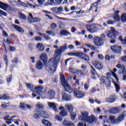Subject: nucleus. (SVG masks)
Returning <instances> with one entry per match:
<instances>
[{"label":"nucleus","instance_id":"obj_1","mask_svg":"<svg viewBox=\"0 0 126 126\" xmlns=\"http://www.w3.org/2000/svg\"><path fill=\"white\" fill-rule=\"evenodd\" d=\"M56 60L57 59L54 57V58H52L47 63L45 64L46 69L51 75L54 74L56 72L57 64L59 63V62H57Z\"/></svg>","mask_w":126,"mask_h":126},{"label":"nucleus","instance_id":"obj_2","mask_svg":"<svg viewBox=\"0 0 126 126\" xmlns=\"http://www.w3.org/2000/svg\"><path fill=\"white\" fill-rule=\"evenodd\" d=\"M111 31H108L107 32V36L108 38L111 39L110 42L111 44H115L116 43V38L117 37L116 36V34L118 33L114 28L111 27L110 29Z\"/></svg>","mask_w":126,"mask_h":126},{"label":"nucleus","instance_id":"obj_3","mask_svg":"<svg viewBox=\"0 0 126 126\" xmlns=\"http://www.w3.org/2000/svg\"><path fill=\"white\" fill-rule=\"evenodd\" d=\"M64 50H67V44L66 43L61 46L60 49L55 51L54 57H55V59H57L56 62H60V60H61V54H62Z\"/></svg>","mask_w":126,"mask_h":126},{"label":"nucleus","instance_id":"obj_4","mask_svg":"<svg viewBox=\"0 0 126 126\" xmlns=\"http://www.w3.org/2000/svg\"><path fill=\"white\" fill-rule=\"evenodd\" d=\"M60 76L61 83L63 86L64 87L65 90H66V91H67V92H68L69 93H71V92H72V89L69 86L66 80H65V78H64V76H63V74H61Z\"/></svg>","mask_w":126,"mask_h":126},{"label":"nucleus","instance_id":"obj_5","mask_svg":"<svg viewBox=\"0 0 126 126\" xmlns=\"http://www.w3.org/2000/svg\"><path fill=\"white\" fill-rule=\"evenodd\" d=\"M116 67L120 69L119 73H123V80L126 81V66L125 65H122L121 64H118L116 65Z\"/></svg>","mask_w":126,"mask_h":126},{"label":"nucleus","instance_id":"obj_6","mask_svg":"<svg viewBox=\"0 0 126 126\" xmlns=\"http://www.w3.org/2000/svg\"><path fill=\"white\" fill-rule=\"evenodd\" d=\"M93 41L94 44L97 47H101L104 45V40L101 37L95 36L93 38Z\"/></svg>","mask_w":126,"mask_h":126},{"label":"nucleus","instance_id":"obj_7","mask_svg":"<svg viewBox=\"0 0 126 126\" xmlns=\"http://www.w3.org/2000/svg\"><path fill=\"white\" fill-rule=\"evenodd\" d=\"M100 81L106 86L107 89H110L111 87V80L109 78L103 76L101 78Z\"/></svg>","mask_w":126,"mask_h":126},{"label":"nucleus","instance_id":"obj_8","mask_svg":"<svg viewBox=\"0 0 126 126\" xmlns=\"http://www.w3.org/2000/svg\"><path fill=\"white\" fill-rule=\"evenodd\" d=\"M86 27L90 33H95L98 30V27L95 24H93L90 26L87 25Z\"/></svg>","mask_w":126,"mask_h":126},{"label":"nucleus","instance_id":"obj_9","mask_svg":"<svg viewBox=\"0 0 126 126\" xmlns=\"http://www.w3.org/2000/svg\"><path fill=\"white\" fill-rule=\"evenodd\" d=\"M40 21V19L38 18H33L32 13H29V17H28V22L29 23H34V22H38Z\"/></svg>","mask_w":126,"mask_h":126},{"label":"nucleus","instance_id":"obj_10","mask_svg":"<svg viewBox=\"0 0 126 126\" xmlns=\"http://www.w3.org/2000/svg\"><path fill=\"white\" fill-rule=\"evenodd\" d=\"M109 111L110 114H112L113 115H117L121 112V111H122V108L119 107H112L110 109Z\"/></svg>","mask_w":126,"mask_h":126},{"label":"nucleus","instance_id":"obj_11","mask_svg":"<svg viewBox=\"0 0 126 126\" xmlns=\"http://www.w3.org/2000/svg\"><path fill=\"white\" fill-rule=\"evenodd\" d=\"M92 63L95 67V68L98 69V70H101V69H103V63H101L100 62L98 61H94Z\"/></svg>","mask_w":126,"mask_h":126},{"label":"nucleus","instance_id":"obj_12","mask_svg":"<svg viewBox=\"0 0 126 126\" xmlns=\"http://www.w3.org/2000/svg\"><path fill=\"white\" fill-rule=\"evenodd\" d=\"M111 49L116 54H120L122 52V46H112Z\"/></svg>","mask_w":126,"mask_h":126},{"label":"nucleus","instance_id":"obj_13","mask_svg":"<svg viewBox=\"0 0 126 126\" xmlns=\"http://www.w3.org/2000/svg\"><path fill=\"white\" fill-rule=\"evenodd\" d=\"M55 96L56 93L54 91L51 90L47 92V96L46 98L52 100V99H54L55 98Z\"/></svg>","mask_w":126,"mask_h":126},{"label":"nucleus","instance_id":"obj_14","mask_svg":"<svg viewBox=\"0 0 126 126\" xmlns=\"http://www.w3.org/2000/svg\"><path fill=\"white\" fill-rule=\"evenodd\" d=\"M73 92L74 96L77 97V98H83L85 96L84 93L81 92V91L77 92V90H74Z\"/></svg>","mask_w":126,"mask_h":126},{"label":"nucleus","instance_id":"obj_15","mask_svg":"<svg viewBox=\"0 0 126 126\" xmlns=\"http://www.w3.org/2000/svg\"><path fill=\"white\" fill-rule=\"evenodd\" d=\"M126 117V111H124L118 116L117 118V122L118 124H120L121 122H123L125 120V118Z\"/></svg>","mask_w":126,"mask_h":126},{"label":"nucleus","instance_id":"obj_16","mask_svg":"<svg viewBox=\"0 0 126 126\" xmlns=\"http://www.w3.org/2000/svg\"><path fill=\"white\" fill-rule=\"evenodd\" d=\"M0 8H1L4 10H7V9L10 10L11 9V6L7 4L0 1Z\"/></svg>","mask_w":126,"mask_h":126},{"label":"nucleus","instance_id":"obj_17","mask_svg":"<svg viewBox=\"0 0 126 126\" xmlns=\"http://www.w3.org/2000/svg\"><path fill=\"white\" fill-rule=\"evenodd\" d=\"M107 118V116H100L99 119L100 120H104L103 126H111V123L109 122V120H105Z\"/></svg>","mask_w":126,"mask_h":126},{"label":"nucleus","instance_id":"obj_18","mask_svg":"<svg viewBox=\"0 0 126 126\" xmlns=\"http://www.w3.org/2000/svg\"><path fill=\"white\" fill-rule=\"evenodd\" d=\"M117 99V96L116 95H110L109 97L106 98V101L108 103H114Z\"/></svg>","mask_w":126,"mask_h":126},{"label":"nucleus","instance_id":"obj_19","mask_svg":"<svg viewBox=\"0 0 126 126\" xmlns=\"http://www.w3.org/2000/svg\"><path fill=\"white\" fill-rule=\"evenodd\" d=\"M88 115V112H83L82 113V116H80L79 117V119L82 121H85L86 122L89 118Z\"/></svg>","mask_w":126,"mask_h":126},{"label":"nucleus","instance_id":"obj_20","mask_svg":"<svg viewBox=\"0 0 126 126\" xmlns=\"http://www.w3.org/2000/svg\"><path fill=\"white\" fill-rule=\"evenodd\" d=\"M47 104L49 108L52 109L53 111L55 112H58V109H57V104H56L55 102H47Z\"/></svg>","mask_w":126,"mask_h":126},{"label":"nucleus","instance_id":"obj_21","mask_svg":"<svg viewBox=\"0 0 126 126\" xmlns=\"http://www.w3.org/2000/svg\"><path fill=\"white\" fill-rule=\"evenodd\" d=\"M62 99L64 101H70L71 100V97L68 94H67L65 93H62Z\"/></svg>","mask_w":126,"mask_h":126},{"label":"nucleus","instance_id":"obj_22","mask_svg":"<svg viewBox=\"0 0 126 126\" xmlns=\"http://www.w3.org/2000/svg\"><path fill=\"white\" fill-rule=\"evenodd\" d=\"M109 120L112 125H117V124H118V119H116V117L114 116H110L109 117Z\"/></svg>","mask_w":126,"mask_h":126},{"label":"nucleus","instance_id":"obj_23","mask_svg":"<svg viewBox=\"0 0 126 126\" xmlns=\"http://www.w3.org/2000/svg\"><path fill=\"white\" fill-rule=\"evenodd\" d=\"M65 107L69 113L73 112V105L72 104L67 103L65 105Z\"/></svg>","mask_w":126,"mask_h":126},{"label":"nucleus","instance_id":"obj_24","mask_svg":"<svg viewBox=\"0 0 126 126\" xmlns=\"http://www.w3.org/2000/svg\"><path fill=\"white\" fill-rule=\"evenodd\" d=\"M80 54H81L79 55V58L82 59V60H84L85 62H88V61H89V57H88L87 55L82 52H80Z\"/></svg>","mask_w":126,"mask_h":126},{"label":"nucleus","instance_id":"obj_25","mask_svg":"<svg viewBox=\"0 0 126 126\" xmlns=\"http://www.w3.org/2000/svg\"><path fill=\"white\" fill-rule=\"evenodd\" d=\"M44 67V64H43V63H42L41 61H38L36 63L35 68L36 69H38L39 70H41V69H43V68Z\"/></svg>","mask_w":126,"mask_h":126},{"label":"nucleus","instance_id":"obj_26","mask_svg":"<svg viewBox=\"0 0 126 126\" xmlns=\"http://www.w3.org/2000/svg\"><path fill=\"white\" fill-rule=\"evenodd\" d=\"M43 89H44V87H43V86H38L37 87H35L34 91H35L38 94H40V93H42L43 92Z\"/></svg>","mask_w":126,"mask_h":126},{"label":"nucleus","instance_id":"obj_27","mask_svg":"<svg viewBox=\"0 0 126 126\" xmlns=\"http://www.w3.org/2000/svg\"><path fill=\"white\" fill-rule=\"evenodd\" d=\"M69 71L71 73H77V74H82V71L81 70H76L72 69L71 67L69 68Z\"/></svg>","mask_w":126,"mask_h":126},{"label":"nucleus","instance_id":"obj_28","mask_svg":"<svg viewBox=\"0 0 126 126\" xmlns=\"http://www.w3.org/2000/svg\"><path fill=\"white\" fill-rule=\"evenodd\" d=\"M120 13V11L118 10L114 12V18L115 19L116 21H118V22H120V15H119V13Z\"/></svg>","mask_w":126,"mask_h":126},{"label":"nucleus","instance_id":"obj_29","mask_svg":"<svg viewBox=\"0 0 126 126\" xmlns=\"http://www.w3.org/2000/svg\"><path fill=\"white\" fill-rule=\"evenodd\" d=\"M95 121H96L95 117H94L93 115H92L88 118L87 121L86 122L89 124H93V123H94Z\"/></svg>","mask_w":126,"mask_h":126},{"label":"nucleus","instance_id":"obj_30","mask_svg":"<svg viewBox=\"0 0 126 126\" xmlns=\"http://www.w3.org/2000/svg\"><path fill=\"white\" fill-rule=\"evenodd\" d=\"M36 48L38 49L40 52H43L45 50V47L41 43H38L36 44Z\"/></svg>","mask_w":126,"mask_h":126},{"label":"nucleus","instance_id":"obj_31","mask_svg":"<svg viewBox=\"0 0 126 126\" xmlns=\"http://www.w3.org/2000/svg\"><path fill=\"white\" fill-rule=\"evenodd\" d=\"M40 60L43 62V63H46L48 61V57L47 55L45 53H42L40 56Z\"/></svg>","mask_w":126,"mask_h":126},{"label":"nucleus","instance_id":"obj_32","mask_svg":"<svg viewBox=\"0 0 126 126\" xmlns=\"http://www.w3.org/2000/svg\"><path fill=\"white\" fill-rule=\"evenodd\" d=\"M40 115L42 116V118H44V119H48L49 117L48 113L44 111H42L40 113Z\"/></svg>","mask_w":126,"mask_h":126},{"label":"nucleus","instance_id":"obj_33","mask_svg":"<svg viewBox=\"0 0 126 126\" xmlns=\"http://www.w3.org/2000/svg\"><path fill=\"white\" fill-rule=\"evenodd\" d=\"M13 27H14L15 30L18 31V32H20V33H24V30H23V29H22V28L15 25H13Z\"/></svg>","mask_w":126,"mask_h":126},{"label":"nucleus","instance_id":"obj_34","mask_svg":"<svg viewBox=\"0 0 126 126\" xmlns=\"http://www.w3.org/2000/svg\"><path fill=\"white\" fill-rule=\"evenodd\" d=\"M42 123L43 125L46 126H52V124L50 123L48 120H46L45 119H43L42 120Z\"/></svg>","mask_w":126,"mask_h":126},{"label":"nucleus","instance_id":"obj_35","mask_svg":"<svg viewBox=\"0 0 126 126\" xmlns=\"http://www.w3.org/2000/svg\"><path fill=\"white\" fill-rule=\"evenodd\" d=\"M61 35H63V36H69L70 35V33L69 32L65 31V30H63L61 31L60 32Z\"/></svg>","mask_w":126,"mask_h":126},{"label":"nucleus","instance_id":"obj_36","mask_svg":"<svg viewBox=\"0 0 126 126\" xmlns=\"http://www.w3.org/2000/svg\"><path fill=\"white\" fill-rule=\"evenodd\" d=\"M60 115L61 117H66L68 116V114H67V111L65 110H63L60 112Z\"/></svg>","mask_w":126,"mask_h":126},{"label":"nucleus","instance_id":"obj_37","mask_svg":"<svg viewBox=\"0 0 126 126\" xmlns=\"http://www.w3.org/2000/svg\"><path fill=\"white\" fill-rule=\"evenodd\" d=\"M26 86L27 88L30 89V90H31V91H34L35 87L33 86V85H31L30 84H27Z\"/></svg>","mask_w":126,"mask_h":126},{"label":"nucleus","instance_id":"obj_38","mask_svg":"<svg viewBox=\"0 0 126 126\" xmlns=\"http://www.w3.org/2000/svg\"><path fill=\"white\" fill-rule=\"evenodd\" d=\"M68 55L69 56H71V57H79V55H81V53L78 52H75L69 53Z\"/></svg>","mask_w":126,"mask_h":126},{"label":"nucleus","instance_id":"obj_39","mask_svg":"<svg viewBox=\"0 0 126 126\" xmlns=\"http://www.w3.org/2000/svg\"><path fill=\"white\" fill-rule=\"evenodd\" d=\"M19 18H20L22 20H26L27 19L26 16L21 12H20L19 14Z\"/></svg>","mask_w":126,"mask_h":126},{"label":"nucleus","instance_id":"obj_40","mask_svg":"<svg viewBox=\"0 0 126 126\" xmlns=\"http://www.w3.org/2000/svg\"><path fill=\"white\" fill-rule=\"evenodd\" d=\"M119 40L121 41L123 45H126V36L123 38V36H119Z\"/></svg>","mask_w":126,"mask_h":126},{"label":"nucleus","instance_id":"obj_41","mask_svg":"<svg viewBox=\"0 0 126 126\" xmlns=\"http://www.w3.org/2000/svg\"><path fill=\"white\" fill-rule=\"evenodd\" d=\"M37 109H44V105L40 102H37L35 105Z\"/></svg>","mask_w":126,"mask_h":126},{"label":"nucleus","instance_id":"obj_42","mask_svg":"<svg viewBox=\"0 0 126 126\" xmlns=\"http://www.w3.org/2000/svg\"><path fill=\"white\" fill-rule=\"evenodd\" d=\"M1 98H2V100H9V99H10V97H9L8 94H5L1 96Z\"/></svg>","mask_w":126,"mask_h":126},{"label":"nucleus","instance_id":"obj_43","mask_svg":"<svg viewBox=\"0 0 126 126\" xmlns=\"http://www.w3.org/2000/svg\"><path fill=\"white\" fill-rule=\"evenodd\" d=\"M114 84L115 87L116 88V92H119V91H120V90H121V88L120 87V85H119L118 83H115V82H114Z\"/></svg>","mask_w":126,"mask_h":126},{"label":"nucleus","instance_id":"obj_44","mask_svg":"<svg viewBox=\"0 0 126 126\" xmlns=\"http://www.w3.org/2000/svg\"><path fill=\"white\" fill-rule=\"evenodd\" d=\"M18 3L21 5H23V6H25V7H28V4L22 2L21 0H18Z\"/></svg>","mask_w":126,"mask_h":126},{"label":"nucleus","instance_id":"obj_45","mask_svg":"<svg viewBox=\"0 0 126 126\" xmlns=\"http://www.w3.org/2000/svg\"><path fill=\"white\" fill-rule=\"evenodd\" d=\"M121 19L122 22H126V13H123L122 15Z\"/></svg>","mask_w":126,"mask_h":126},{"label":"nucleus","instance_id":"obj_46","mask_svg":"<svg viewBox=\"0 0 126 126\" xmlns=\"http://www.w3.org/2000/svg\"><path fill=\"white\" fill-rule=\"evenodd\" d=\"M13 118H14V117H12L10 118V119H7L6 121H5L7 125H11L12 124L11 122H12V121H14V120L12 119H13Z\"/></svg>","mask_w":126,"mask_h":126},{"label":"nucleus","instance_id":"obj_47","mask_svg":"<svg viewBox=\"0 0 126 126\" xmlns=\"http://www.w3.org/2000/svg\"><path fill=\"white\" fill-rule=\"evenodd\" d=\"M46 33L48 35H51V36H55L56 35V33L51 31H46Z\"/></svg>","mask_w":126,"mask_h":126},{"label":"nucleus","instance_id":"obj_48","mask_svg":"<svg viewBox=\"0 0 126 126\" xmlns=\"http://www.w3.org/2000/svg\"><path fill=\"white\" fill-rule=\"evenodd\" d=\"M20 107L21 109H25V108H26V104L25 103L21 102L20 104Z\"/></svg>","mask_w":126,"mask_h":126},{"label":"nucleus","instance_id":"obj_49","mask_svg":"<svg viewBox=\"0 0 126 126\" xmlns=\"http://www.w3.org/2000/svg\"><path fill=\"white\" fill-rule=\"evenodd\" d=\"M71 119L72 120V121L74 120V119H75V117H76V113H72L70 114Z\"/></svg>","mask_w":126,"mask_h":126},{"label":"nucleus","instance_id":"obj_50","mask_svg":"<svg viewBox=\"0 0 126 126\" xmlns=\"http://www.w3.org/2000/svg\"><path fill=\"white\" fill-rule=\"evenodd\" d=\"M91 67L92 68L91 73L92 75H95V74H96V70H95L94 67H93L92 66H91Z\"/></svg>","mask_w":126,"mask_h":126},{"label":"nucleus","instance_id":"obj_51","mask_svg":"<svg viewBox=\"0 0 126 126\" xmlns=\"http://www.w3.org/2000/svg\"><path fill=\"white\" fill-rule=\"evenodd\" d=\"M2 15L4 16H7V14L3 11L0 10V16H2Z\"/></svg>","mask_w":126,"mask_h":126},{"label":"nucleus","instance_id":"obj_52","mask_svg":"<svg viewBox=\"0 0 126 126\" xmlns=\"http://www.w3.org/2000/svg\"><path fill=\"white\" fill-rule=\"evenodd\" d=\"M64 9L63 7H59L58 8V13H61V12H63Z\"/></svg>","mask_w":126,"mask_h":126},{"label":"nucleus","instance_id":"obj_53","mask_svg":"<svg viewBox=\"0 0 126 126\" xmlns=\"http://www.w3.org/2000/svg\"><path fill=\"white\" fill-rule=\"evenodd\" d=\"M12 63H18V59L17 58H15L12 60Z\"/></svg>","mask_w":126,"mask_h":126},{"label":"nucleus","instance_id":"obj_54","mask_svg":"<svg viewBox=\"0 0 126 126\" xmlns=\"http://www.w3.org/2000/svg\"><path fill=\"white\" fill-rule=\"evenodd\" d=\"M55 119H56L57 121H59V122H62V121H63V118L59 115H57L55 117Z\"/></svg>","mask_w":126,"mask_h":126},{"label":"nucleus","instance_id":"obj_55","mask_svg":"<svg viewBox=\"0 0 126 126\" xmlns=\"http://www.w3.org/2000/svg\"><path fill=\"white\" fill-rule=\"evenodd\" d=\"M112 75H113L114 77L116 79L117 82H119V78H118V76H117V74H115V72L112 71Z\"/></svg>","mask_w":126,"mask_h":126},{"label":"nucleus","instance_id":"obj_56","mask_svg":"<svg viewBox=\"0 0 126 126\" xmlns=\"http://www.w3.org/2000/svg\"><path fill=\"white\" fill-rule=\"evenodd\" d=\"M12 78V76L11 75H10L7 78V81L8 83H9L10 81H11V79Z\"/></svg>","mask_w":126,"mask_h":126},{"label":"nucleus","instance_id":"obj_57","mask_svg":"<svg viewBox=\"0 0 126 126\" xmlns=\"http://www.w3.org/2000/svg\"><path fill=\"white\" fill-rule=\"evenodd\" d=\"M34 38L35 41H42V38L40 36H35Z\"/></svg>","mask_w":126,"mask_h":126},{"label":"nucleus","instance_id":"obj_58","mask_svg":"<svg viewBox=\"0 0 126 126\" xmlns=\"http://www.w3.org/2000/svg\"><path fill=\"white\" fill-rule=\"evenodd\" d=\"M107 24H109V25H114V22L112 20H108L107 21Z\"/></svg>","mask_w":126,"mask_h":126},{"label":"nucleus","instance_id":"obj_59","mask_svg":"<svg viewBox=\"0 0 126 126\" xmlns=\"http://www.w3.org/2000/svg\"><path fill=\"white\" fill-rule=\"evenodd\" d=\"M57 24H56V23H52L51 24V27L52 29H56V28H57Z\"/></svg>","mask_w":126,"mask_h":126},{"label":"nucleus","instance_id":"obj_60","mask_svg":"<svg viewBox=\"0 0 126 126\" xmlns=\"http://www.w3.org/2000/svg\"><path fill=\"white\" fill-rule=\"evenodd\" d=\"M43 38H44V39H45V40H51V38H50V37L48 35H46L44 34L43 35Z\"/></svg>","mask_w":126,"mask_h":126},{"label":"nucleus","instance_id":"obj_61","mask_svg":"<svg viewBox=\"0 0 126 126\" xmlns=\"http://www.w3.org/2000/svg\"><path fill=\"white\" fill-rule=\"evenodd\" d=\"M51 10H52V11H54V12H56L57 13H58V7H53L51 8Z\"/></svg>","mask_w":126,"mask_h":126},{"label":"nucleus","instance_id":"obj_62","mask_svg":"<svg viewBox=\"0 0 126 126\" xmlns=\"http://www.w3.org/2000/svg\"><path fill=\"white\" fill-rule=\"evenodd\" d=\"M81 68L83 70H86V69H87V67H86V65H85V64H82Z\"/></svg>","mask_w":126,"mask_h":126},{"label":"nucleus","instance_id":"obj_63","mask_svg":"<svg viewBox=\"0 0 126 126\" xmlns=\"http://www.w3.org/2000/svg\"><path fill=\"white\" fill-rule=\"evenodd\" d=\"M69 122H67L65 120H64V121L63 122V124L64 126H68V124H69Z\"/></svg>","mask_w":126,"mask_h":126},{"label":"nucleus","instance_id":"obj_64","mask_svg":"<svg viewBox=\"0 0 126 126\" xmlns=\"http://www.w3.org/2000/svg\"><path fill=\"white\" fill-rule=\"evenodd\" d=\"M121 61L123 62H126V56L121 57Z\"/></svg>","mask_w":126,"mask_h":126}]
</instances>
